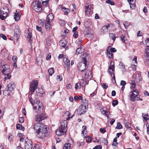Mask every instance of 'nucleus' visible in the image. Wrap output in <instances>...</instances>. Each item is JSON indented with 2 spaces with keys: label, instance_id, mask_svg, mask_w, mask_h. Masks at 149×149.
<instances>
[{
  "label": "nucleus",
  "instance_id": "34",
  "mask_svg": "<svg viewBox=\"0 0 149 149\" xmlns=\"http://www.w3.org/2000/svg\"><path fill=\"white\" fill-rule=\"evenodd\" d=\"M32 37V34L31 33H29L27 37V39L30 43L31 44L32 43V40L31 39Z\"/></svg>",
  "mask_w": 149,
  "mask_h": 149
},
{
  "label": "nucleus",
  "instance_id": "31",
  "mask_svg": "<svg viewBox=\"0 0 149 149\" xmlns=\"http://www.w3.org/2000/svg\"><path fill=\"white\" fill-rule=\"evenodd\" d=\"M14 18L15 21H18L20 19V17L19 14L17 13H15Z\"/></svg>",
  "mask_w": 149,
  "mask_h": 149
},
{
  "label": "nucleus",
  "instance_id": "3",
  "mask_svg": "<svg viewBox=\"0 0 149 149\" xmlns=\"http://www.w3.org/2000/svg\"><path fill=\"white\" fill-rule=\"evenodd\" d=\"M88 56V55L84 53L81 57L82 61L77 65L78 70L81 72L84 71L88 68L87 59Z\"/></svg>",
  "mask_w": 149,
  "mask_h": 149
},
{
  "label": "nucleus",
  "instance_id": "18",
  "mask_svg": "<svg viewBox=\"0 0 149 149\" xmlns=\"http://www.w3.org/2000/svg\"><path fill=\"white\" fill-rule=\"evenodd\" d=\"M98 142H100L105 145H107L108 143L107 139L103 138H100Z\"/></svg>",
  "mask_w": 149,
  "mask_h": 149
},
{
  "label": "nucleus",
  "instance_id": "5",
  "mask_svg": "<svg viewBox=\"0 0 149 149\" xmlns=\"http://www.w3.org/2000/svg\"><path fill=\"white\" fill-rule=\"evenodd\" d=\"M1 64L0 70L3 74H10V70L9 65L3 61L1 62Z\"/></svg>",
  "mask_w": 149,
  "mask_h": 149
},
{
  "label": "nucleus",
  "instance_id": "30",
  "mask_svg": "<svg viewBox=\"0 0 149 149\" xmlns=\"http://www.w3.org/2000/svg\"><path fill=\"white\" fill-rule=\"evenodd\" d=\"M63 149H71V144L69 143H65Z\"/></svg>",
  "mask_w": 149,
  "mask_h": 149
},
{
  "label": "nucleus",
  "instance_id": "58",
  "mask_svg": "<svg viewBox=\"0 0 149 149\" xmlns=\"http://www.w3.org/2000/svg\"><path fill=\"white\" fill-rule=\"evenodd\" d=\"M48 0H46V1H41V3H42L44 5H47L48 3Z\"/></svg>",
  "mask_w": 149,
  "mask_h": 149
},
{
  "label": "nucleus",
  "instance_id": "61",
  "mask_svg": "<svg viewBox=\"0 0 149 149\" xmlns=\"http://www.w3.org/2000/svg\"><path fill=\"white\" fill-rule=\"evenodd\" d=\"M3 13H0V18H1L2 20L4 19L5 17H3Z\"/></svg>",
  "mask_w": 149,
  "mask_h": 149
},
{
  "label": "nucleus",
  "instance_id": "32",
  "mask_svg": "<svg viewBox=\"0 0 149 149\" xmlns=\"http://www.w3.org/2000/svg\"><path fill=\"white\" fill-rule=\"evenodd\" d=\"M142 117L146 120H147L149 119V117L148 114H147L143 113L142 114Z\"/></svg>",
  "mask_w": 149,
  "mask_h": 149
},
{
  "label": "nucleus",
  "instance_id": "24",
  "mask_svg": "<svg viewBox=\"0 0 149 149\" xmlns=\"http://www.w3.org/2000/svg\"><path fill=\"white\" fill-rule=\"evenodd\" d=\"M50 21H46L45 26L46 29L47 30H49L50 28Z\"/></svg>",
  "mask_w": 149,
  "mask_h": 149
},
{
  "label": "nucleus",
  "instance_id": "53",
  "mask_svg": "<svg viewBox=\"0 0 149 149\" xmlns=\"http://www.w3.org/2000/svg\"><path fill=\"white\" fill-rule=\"evenodd\" d=\"M13 138V136L11 134L9 135L8 139L9 141H11Z\"/></svg>",
  "mask_w": 149,
  "mask_h": 149
},
{
  "label": "nucleus",
  "instance_id": "64",
  "mask_svg": "<svg viewBox=\"0 0 149 149\" xmlns=\"http://www.w3.org/2000/svg\"><path fill=\"white\" fill-rule=\"evenodd\" d=\"M33 149H40L38 145H36L33 148Z\"/></svg>",
  "mask_w": 149,
  "mask_h": 149
},
{
  "label": "nucleus",
  "instance_id": "47",
  "mask_svg": "<svg viewBox=\"0 0 149 149\" xmlns=\"http://www.w3.org/2000/svg\"><path fill=\"white\" fill-rule=\"evenodd\" d=\"M145 42L146 43V45L147 47H149V38H147L145 40Z\"/></svg>",
  "mask_w": 149,
  "mask_h": 149
},
{
  "label": "nucleus",
  "instance_id": "38",
  "mask_svg": "<svg viewBox=\"0 0 149 149\" xmlns=\"http://www.w3.org/2000/svg\"><path fill=\"white\" fill-rule=\"evenodd\" d=\"M11 92H10L8 89L3 91V94L5 96H9Z\"/></svg>",
  "mask_w": 149,
  "mask_h": 149
},
{
  "label": "nucleus",
  "instance_id": "42",
  "mask_svg": "<svg viewBox=\"0 0 149 149\" xmlns=\"http://www.w3.org/2000/svg\"><path fill=\"white\" fill-rule=\"evenodd\" d=\"M101 86L104 89H106L108 87V85L105 83H103Z\"/></svg>",
  "mask_w": 149,
  "mask_h": 149
},
{
  "label": "nucleus",
  "instance_id": "28",
  "mask_svg": "<svg viewBox=\"0 0 149 149\" xmlns=\"http://www.w3.org/2000/svg\"><path fill=\"white\" fill-rule=\"evenodd\" d=\"M146 52V58L147 60V62L149 61V48H147L145 49Z\"/></svg>",
  "mask_w": 149,
  "mask_h": 149
},
{
  "label": "nucleus",
  "instance_id": "26",
  "mask_svg": "<svg viewBox=\"0 0 149 149\" xmlns=\"http://www.w3.org/2000/svg\"><path fill=\"white\" fill-rule=\"evenodd\" d=\"M16 127L17 129H19L20 130L24 131V127H23L21 124H17V125Z\"/></svg>",
  "mask_w": 149,
  "mask_h": 149
},
{
  "label": "nucleus",
  "instance_id": "60",
  "mask_svg": "<svg viewBox=\"0 0 149 149\" xmlns=\"http://www.w3.org/2000/svg\"><path fill=\"white\" fill-rule=\"evenodd\" d=\"M36 28L37 30H38V31H40V32H41L42 33V32L41 31L42 29L40 27H39L38 26H36Z\"/></svg>",
  "mask_w": 149,
  "mask_h": 149
},
{
  "label": "nucleus",
  "instance_id": "8",
  "mask_svg": "<svg viewBox=\"0 0 149 149\" xmlns=\"http://www.w3.org/2000/svg\"><path fill=\"white\" fill-rule=\"evenodd\" d=\"M86 106L85 104H81L80 106L77 111V113L79 115L84 114L86 113Z\"/></svg>",
  "mask_w": 149,
  "mask_h": 149
},
{
  "label": "nucleus",
  "instance_id": "14",
  "mask_svg": "<svg viewBox=\"0 0 149 149\" xmlns=\"http://www.w3.org/2000/svg\"><path fill=\"white\" fill-rule=\"evenodd\" d=\"M8 89L10 92H12L15 88V85L13 82L11 81L8 85Z\"/></svg>",
  "mask_w": 149,
  "mask_h": 149
},
{
  "label": "nucleus",
  "instance_id": "52",
  "mask_svg": "<svg viewBox=\"0 0 149 149\" xmlns=\"http://www.w3.org/2000/svg\"><path fill=\"white\" fill-rule=\"evenodd\" d=\"M126 84V82L125 81L121 80L120 81V85L122 86H125Z\"/></svg>",
  "mask_w": 149,
  "mask_h": 149
},
{
  "label": "nucleus",
  "instance_id": "17",
  "mask_svg": "<svg viewBox=\"0 0 149 149\" xmlns=\"http://www.w3.org/2000/svg\"><path fill=\"white\" fill-rule=\"evenodd\" d=\"M142 78L138 73H136V74L134 80L135 82L137 83L139 82L142 80Z\"/></svg>",
  "mask_w": 149,
  "mask_h": 149
},
{
  "label": "nucleus",
  "instance_id": "2",
  "mask_svg": "<svg viewBox=\"0 0 149 149\" xmlns=\"http://www.w3.org/2000/svg\"><path fill=\"white\" fill-rule=\"evenodd\" d=\"M47 127L43 124L40 123H36L34 125V129L36 133L40 138H44L49 135Z\"/></svg>",
  "mask_w": 149,
  "mask_h": 149
},
{
  "label": "nucleus",
  "instance_id": "19",
  "mask_svg": "<svg viewBox=\"0 0 149 149\" xmlns=\"http://www.w3.org/2000/svg\"><path fill=\"white\" fill-rule=\"evenodd\" d=\"M84 48L83 47L80 46L78 48L76 51V54H78L82 53L84 51Z\"/></svg>",
  "mask_w": 149,
  "mask_h": 149
},
{
  "label": "nucleus",
  "instance_id": "44",
  "mask_svg": "<svg viewBox=\"0 0 149 149\" xmlns=\"http://www.w3.org/2000/svg\"><path fill=\"white\" fill-rule=\"evenodd\" d=\"M86 140L87 142H90L92 140V138L89 136L86 137Z\"/></svg>",
  "mask_w": 149,
  "mask_h": 149
},
{
  "label": "nucleus",
  "instance_id": "55",
  "mask_svg": "<svg viewBox=\"0 0 149 149\" xmlns=\"http://www.w3.org/2000/svg\"><path fill=\"white\" fill-rule=\"evenodd\" d=\"M100 132L102 134L106 132L105 128H103V129L101 128H100Z\"/></svg>",
  "mask_w": 149,
  "mask_h": 149
},
{
  "label": "nucleus",
  "instance_id": "54",
  "mask_svg": "<svg viewBox=\"0 0 149 149\" xmlns=\"http://www.w3.org/2000/svg\"><path fill=\"white\" fill-rule=\"evenodd\" d=\"M102 146L100 145H99L96 146L94 148V149H101Z\"/></svg>",
  "mask_w": 149,
  "mask_h": 149
},
{
  "label": "nucleus",
  "instance_id": "1",
  "mask_svg": "<svg viewBox=\"0 0 149 149\" xmlns=\"http://www.w3.org/2000/svg\"><path fill=\"white\" fill-rule=\"evenodd\" d=\"M38 84V81L37 80H35L33 81L30 87V90L32 94L35 89H36V94L32 97L29 98V101L33 106V110L37 113L41 112L43 109L42 103L38 100V97L41 96L44 93L42 88H37Z\"/></svg>",
  "mask_w": 149,
  "mask_h": 149
},
{
  "label": "nucleus",
  "instance_id": "39",
  "mask_svg": "<svg viewBox=\"0 0 149 149\" xmlns=\"http://www.w3.org/2000/svg\"><path fill=\"white\" fill-rule=\"evenodd\" d=\"M48 71L49 73V74L50 76H52L54 73V71L53 68H51L49 69Z\"/></svg>",
  "mask_w": 149,
  "mask_h": 149
},
{
  "label": "nucleus",
  "instance_id": "41",
  "mask_svg": "<svg viewBox=\"0 0 149 149\" xmlns=\"http://www.w3.org/2000/svg\"><path fill=\"white\" fill-rule=\"evenodd\" d=\"M59 23L61 26H63L65 24V21L62 20H60L59 21Z\"/></svg>",
  "mask_w": 149,
  "mask_h": 149
},
{
  "label": "nucleus",
  "instance_id": "15",
  "mask_svg": "<svg viewBox=\"0 0 149 149\" xmlns=\"http://www.w3.org/2000/svg\"><path fill=\"white\" fill-rule=\"evenodd\" d=\"M92 76L91 74V72L90 70H88L85 74V77L86 79H91Z\"/></svg>",
  "mask_w": 149,
  "mask_h": 149
},
{
  "label": "nucleus",
  "instance_id": "22",
  "mask_svg": "<svg viewBox=\"0 0 149 149\" xmlns=\"http://www.w3.org/2000/svg\"><path fill=\"white\" fill-rule=\"evenodd\" d=\"M109 25L108 24L106 26H103L101 30V31L102 32H105L109 30Z\"/></svg>",
  "mask_w": 149,
  "mask_h": 149
},
{
  "label": "nucleus",
  "instance_id": "12",
  "mask_svg": "<svg viewBox=\"0 0 149 149\" xmlns=\"http://www.w3.org/2000/svg\"><path fill=\"white\" fill-rule=\"evenodd\" d=\"M63 61L65 65H66V66H65V68L66 69L67 71L69 70V65L70 64V61L68 59V57H64L63 59Z\"/></svg>",
  "mask_w": 149,
  "mask_h": 149
},
{
  "label": "nucleus",
  "instance_id": "7",
  "mask_svg": "<svg viewBox=\"0 0 149 149\" xmlns=\"http://www.w3.org/2000/svg\"><path fill=\"white\" fill-rule=\"evenodd\" d=\"M131 94L130 95V98L131 100L132 101H134L135 100H142V99L140 98H138V99H136V97H137V95H138L139 93V92L137 89H134L132 91H131Z\"/></svg>",
  "mask_w": 149,
  "mask_h": 149
},
{
  "label": "nucleus",
  "instance_id": "48",
  "mask_svg": "<svg viewBox=\"0 0 149 149\" xmlns=\"http://www.w3.org/2000/svg\"><path fill=\"white\" fill-rule=\"evenodd\" d=\"M62 79V77L61 76L59 75H57L56 76V79L58 81H61Z\"/></svg>",
  "mask_w": 149,
  "mask_h": 149
},
{
  "label": "nucleus",
  "instance_id": "4",
  "mask_svg": "<svg viewBox=\"0 0 149 149\" xmlns=\"http://www.w3.org/2000/svg\"><path fill=\"white\" fill-rule=\"evenodd\" d=\"M60 124L61 126L59 129L56 132V134L58 136H61L65 134L67 130V122L66 120H63Z\"/></svg>",
  "mask_w": 149,
  "mask_h": 149
},
{
  "label": "nucleus",
  "instance_id": "50",
  "mask_svg": "<svg viewBox=\"0 0 149 149\" xmlns=\"http://www.w3.org/2000/svg\"><path fill=\"white\" fill-rule=\"evenodd\" d=\"M0 37H2V38L4 40H6L7 38L6 36L3 34H0Z\"/></svg>",
  "mask_w": 149,
  "mask_h": 149
},
{
  "label": "nucleus",
  "instance_id": "43",
  "mask_svg": "<svg viewBox=\"0 0 149 149\" xmlns=\"http://www.w3.org/2000/svg\"><path fill=\"white\" fill-rule=\"evenodd\" d=\"M106 3H107L110 4L112 5H113L114 4L113 1L111 0H107L106 1Z\"/></svg>",
  "mask_w": 149,
  "mask_h": 149
},
{
  "label": "nucleus",
  "instance_id": "33",
  "mask_svg": "<svg viewBox=\"0 0 149 149\" xmlns=\"http://www.w3.org/2000/svg\"><path fill=\"white\" fill-rule=\"evenodd\" d=\"M62 10L64 12V14L65 15L68 14V13L70 11V10L68 8H63L62 9Z\"/></svg>",
  "mask_w": 149,
  "mask_h": 149
},
{
  "label": "nucleus",
  "instance_id": "25",
  "mask_svg": "<svg viewBox=\"0 0 149 149\" xmlns=\"http://www.w3.org/2000/svg\"><path fill=\"white\" fill-rule=\"evenodd\" d=\"M12 59L14 61L13 66L15 68H16L17 67V57L15 56H13L12 58Z\"/></svg>",
  "mask_w": 149,
  "mask_h": 149
},
{
  "label": "nucleus",
  "instance_id": "29",
  "mask_svg": "<svg viewBox=\"0 0 149 149\" xmlns=\"http://www.w3.org/2000/svg\"><path fill=\"white\" fill-rule=\"evenodd\" d=\"M107 54L109 58H110L112 57L113 54L110 51V50H107Z\"/></svg>",
  "mask_w": 149,
  "mask_h": 149
},
{
  "label": "nucleus",
  "instance_id": "16",
  "mask_svg": "<svg viewBox=\"0 0 149 149\" xmlns=\"http://www.w3.org/2000/svg\"><path fill=\"white\" fill-rule=\"evenodd\" d=\"M128 2L129 3L130 6V8L132 9H134L135 8V4H134V2L136 0H127Z\"/></svg>",
  "mask_w": 149,
  "mask_h": 149
},
{
  "label": "nucleus",
  "instance_id": "63",
  "mask_svg": "<svg viewBox=\"0 0 149 149\" xmlns=\"http://www.w3.org/2000/svg\"><path fill=\"white\" fill-rule=\"evenodd\" d=\"M137 59V57L136 56H135L134 58L132 60L133 61H134L135 62L136 64L137 63V62L136 60Z\"/></svg>",
  "mask_w": 149,
  "mask_h": 149
},
{
  "label": "nucleus",
  "instance_id": "35",
  "mask_svg": "<svg viewBox=\"0 0 149 149\" xmlns=\"http://www.w3.org/2000/svg\"><path fill=\"white\" fill-rule=\"evenodd\" d=\"M110 37L111 38L113 41H114L116 38V35L115 34L110 33L109 34Z\"/></svg>",
  "mask_w": 149,
  "mask_h": 149
},
{
  "label": "nucleus",
  "instance_id": "6",
  "mask_svg": "<svg viewBox=\"0 0 149 149\" xmlns=\"http://www.w3.org/2000/svg\"><path fill=\"white\" fill-rule=\"evenodd\" d=\"M41 3L38 1H33L31 5L32 8L36 12H41L42 10Z\"/></svg>",
  "mask_w": 149,
  "mask_h": 149
},
{
  "label": "nucleus",
  "instance_id": "21",
  "mask_svg": "<svg viewBox=\"0 0 149 149\" xmlns=\"http://www.w3.org/2000/svg\"><path fill=\"white\" fill-rule=\"evenodd\" d=\"M54 18L53 15L52 13L49 14L47 16L46 21H50L52 20Z\"/></svg>",
  "mask_w": 149,
  "mask_h": 149
},
{
  "label": "nucleus",
  "instance_id": "27",
  "mask_svg": "<svg viewBox=\"0 0 149 149\" xmlns=\"http://www.w3.org/2000/svg\"><path fill=\"white\" fill-rule=\"evenodd\" d=\"M59 45L61 46H62L64 48H65L66 46V44L65 43V41L64 40H61L59 42Z\"/></svg>",
  "mask_w": 149,
  "mask_h": 149
},
{
  "label": "nucleus",
  "instance_id": "45",
  "mask_svg": "<svg viewBox=\"0 0 149 149\" xmlns=\"http://www.w3.org/2000/svg\"><path fill=\"white\" fill-rule=\"evenodd\" d=\"M72 87V85L70 84H68L66 85V88L67 89H69L71 88Z\"/></svg>",
  "mask_w": 149,
  "mask_h": 149
},
{
  "label": "nucleus",
  "instance_id": "37",
  "mask_svg": "<svg viewBox=\"0 0 149 149\" xmlns=\"http://www.w3.org/2000/svg\"><path fill=\"white\" fill-rule=\"evenodd\" d=\"M5 76L4 78V80L5 81H6L8 79L11 77V75L10 74H3Z\"/></svg>",
  "mask_w": 149,
  "mask_h": 149
},
{
  "label": "nucleus",
  "instance_id": "20",
  "mask_svg": "<svg viewBox=\"0 0 149 149\" xmlns=\"http://www.w3.org/2000/svg\"><path fill=\"white\" fill-rule=\"evenodd\" d=\"M15 34L14 36L16 37H18L20 33V29L19 28L18 26H16L14 30Z\"/></svg>",
  "mask_w": 149,
  "mask_h": 149
},
{
  "label": "nucleus",
  "instance_id": "57",
  "mask_svg": "<svg viewBox=\"0 0 149 149\" xmlns=\"http://www.w3.org/2000/svg\"><path fill=\"white\" fill-rule=\"evenodd\" d=\"M77 144L78 146V147H80L81 146H82L84 144V143L83 142H80L79 141L77 142Z\"/></svg>",
  "mask_w": 149,
  "mask_h": 149
},
{
  "label": "nucleus",
  "instance_id": "46",
  "mask_svg": "<svg viewBox=\"0 0 149 149\" xmlns=\"http://www.w3.org/2000/svg\"><path fill=\"white\" fill-rule=\"evenodd\" d=\"M42 61V59L41 58H37L36 59V62L38 64L40 63H41Z\"/></svg>",
  "mask_w": 149,
  "mask_h": 149
},
{
  "label": "nucleus",
  "instance_id": "62",
  "mask_svg": "<svg viewBox=\"0 0 149 149\" xmlns=\"http://www.w3.org/2000/svg\"><path fill=\"white\" fill-rule=\"evenodd\" d=\"M125 123V126L126 127H130L129 126V125L130 124L126 120L124 122Z\"/></svg>",
  "mask_w": 149,
  "mask_h": 149
},
{
  "label": "nucleus",
  "instance_id": "23",
  "mask_svg": "<svg viewBox=\"0 0 149 149\" xmlns=\"http://www.w3.org/2000/svg\"><path fill=\"white\" fill-rule=\"evenodd\" d=\"M120 39L121 41L125 43H126L127 42V38L124 35H122L120 37Z\"/></svg>",
  "mask_w": 149,
  "mask_h": 149
},
{
  "label": "nucleus",
  "instance_id": "51",
  "mask_svg": "<svg viewBox=\"0 0 149 149\" xmlns=\"http://www.w3.org/2000/svg\"><path fill=\"white\" fill-rule=\"evenodd\" d=\"M118 104V102L117 100H114L113 101L112 105L114 106H115L117 105Z\"/></svg>",
  "mask_w": 149,
  "mask_h": 149
},
{
  "label": "nucleus",
  "instance_id": "10",
  "mask_svg": "<svg viewBox=\"0 0 149 149\" xmlns=\"http://www.w3.org/2000/svg\"><path fill=\"white\" fill-rule=\"evenodd\" d=\"M45 118L46 117L45 115L43 113H42L36 115L35 118V120L36 122H40L44 120Z\"/></svg>",
  "mask_w": 149,
  "mask_h": 149
},
{
  "label": "nucleus",
  "instance_id": "40",
  "mask_svg": "<svg viewBox=\"0 0 149 149\" xmlns=\"http://www.w3.org/2000/svg\"><path fill=\"white\" fill-rule=\"evenodd\" d=\"M122 128V126L119 122H118L117 124L116 128L118 129H120Z\"/></svg>",
  "mask_w": 149,
  "mask_h": 149
},
{
  "label": "nucleus",
  "instance_id": "9",
  "mask_svg": "<svg viewBox=\"0 0 149 149\" xmlns=\"http://www.w3.org/2000/svg\"><path fill=\"white\" fill-rule=\"evenodd\" d=\"M111 62L110 64L111 66L109 67L108 69V71L109 73L111 75V76L113 78L114 80L115 81V77L113 74L114 71V63Z\"/></svg>",
  "mask_w": 149,
  "mask_h": 149
},
{
  "label": "nucleus",
  "instance_id": "56",
  "mask_svg": "<svg viewBox=\"0 0 149 149\" xmlns=\"http://www.w3.org/2000/svg\"><path fill=\"white\" fill-rule=\"evenodd\" d=\"M74 33L73 35V36L75 38H77L78 37V32H74Z\"/></svg>",
  "mask_w": 149,
  "mask_h": 149
},
{
  "label": "nucleus",
  "instance_id": "11",
  "mask_svg": "<svg viewBox=\"0 0 149 149\" xmlns=\"http://www.w3.org/2000/svg\"><path fill=\"white\" fill-rule=\"evenodd\" d=\"M91 7L89 4H86L85 6L84 12L86 15L88 16L90 15Z\"/></svg>",
  "mask_w": 149,
  "mask_h": 149
},
{
  "label": "nucleus",
  "instance_id": "49",
  "mask_svg": "<svg viewBox=\"0 0 149 149\" xmlns=\"http://www.w3.org/2000/svg\"><path fill=\"white\" fill-rule=\"evenodd\" d=\"M19 122L21 123H24V118L23 117H19Z\"/></svg>",
  "mask_w": 149,
  "mask_h": 149
},
{
  "label": "nucleus",
  "instance_id": "36",
  "mask_svg": "<svg viewBox=\"0 0 149 149\" xmlns=\"http://www.w3.org/2000/svg\"><path fill=\"white\" fill-rule=\"evenodd\" d=\"M81 84L80 83H78L75 84V88L76 90L79 89L81 87Z\"/></svg>",
  "mask_w": 149,
  "mask_h": 149
},
{
  "label": "nucleus",
  "instance_id": "13",
  "mask_svg": "<svg viewBox=\"0 0 149 149\" xmlns=\"http://www.w3.org/2000/svg\"><path fill=\"white\" fill-rule=\"evenodd\" d=\"M24 146L25 149H31L32 147L31 141L28 139L25 140Z\"/></svg>",
  "mask_w": 149,
  "mask_h": 149
},
{
  "label": "nucleus",
  "instance_id": "59",
  "mask_svg": "<svg viewBox=\"0 0 149 149\" xmlns=\"http://www.w3.org/2000/svg\"><path fill=\"white\" fill-rule=\"evenodd\" d=\"M110 51L111 52H112V53L113 52H115L116 51V49L114 48H110Z\"/></svg>",
  "mask_w": 149,
  "mask_h": 149
}]
</instances>
